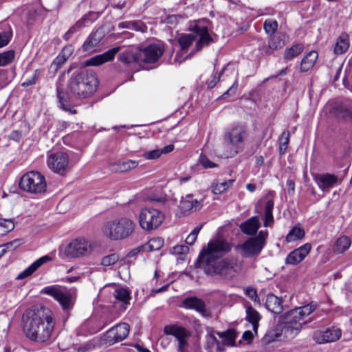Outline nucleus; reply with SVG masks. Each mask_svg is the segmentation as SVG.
Masks as SVG:
<instances>
[{"label":"nucleus","mask_w":352,"mask_h":352,"mask_svg":"<svg viewBox=\"0 0 352 352\" xmlns=\"http://www.w3.org/2000/svg\"><path fill=\"white\" fill-rule=\"evenodd\" d=\"M22 322L23 331L28 338L44 342L52 335L56 317L52 309H25Z\"/></svg>","instance_id":"obj_1"},{"label":"nucleus","mask_w":352,"mask_h":352,"mask_svg":"<svg viewBox=\"0 0 352 352\" xmlns=\"http://www.w3.org/2000/svg\"><path fill=\"white\" fill-rule=\"evenodd\" d=\"M98 81L96 74L86 69L74 72L68 82L72 94L78 98H87L96 91Z\"/></svg>","instance_id":"obj_2"},{"label":"nucleus","mask_w":352,"mask_h":352,"mask_svg":"<svg viewBox=\"0 0 352 352\" xmlns=\"http://www.w3.org/2000/svg\"><path fill=\"white\" fill-rule=\"evenodd\" d=\"M136 228L135 222L127 217H120L105 221L101 232L104 237L111 241H122L129 238Z\"/></svg>","instance_id":"obj_3"},{"label":"nucleus","mask_w":352,"mask_h":352,"mask_svg":"<svg viewBox=\"0 0 352 352\" xmlns=\"http://www.w3.org/2000/svg\"><path fill=\"white\" fill-rule=\"evenodd\" d=\"M192 33L183 34L178 38V43L182 51L187 50L195 41V48L184 58L191 57L195 53L201 51L213 41L208 32V25L204 22L199 21L192 28Z\"/></svg>","instance_id":"obj_4"},{"label":"nucleus","mask_w":352,"mask_h":352,"mask_svg":"<svg viewBox=\"0 0 352 352\" xmlns=\"http://www.w3.org/2000/svg\"><path fill=\"white\" fill-rule=\"evenodd\" d=\"M248 136V130L245 125H236L226 131L223 135L224 143L228 147L225 153L226 157H232L241 152Z\"/></svg>","instance_id":"obj_5"},{"label":"nucleus","mask_w":352,"mask_h":352,"mask_svg":"<svg viewBox=\"0 0 352 352\" xmlns=\"http://www.w3.org/2000/svg\"><path fill=\"white\" fill-rule=\"evenodd\" d=\"M241 270V264L234 257L219 258L204 265V271L210 275L219 274L232 278Z\"/></svg>","instance_id":"obj_6"},{"label":"nucleus","mask_w":352,"mask_h":352,"mask_svg":"<svg viewBox=\"0 0 352 352\" xmlns=\"http://www.w3.org/2000/svg\"><path fill=\"white\" fill-rule=\"evenodd\" d=\"M232 249V245L226 240L214 239L210 241L207 247L201 252L199 260L205 265L214 262L222 256L228 253Z\"/></svg>","instance_id":"obj_7"},{"label":"nucleus","mask_w":352,"mask_h":352,"mask_svg":"<svg viewBox=\"0 0 352 352\" xmlns=\"http://www.w3.org/2000/svg\"><path fill=\"white\" fill-rule=\"evenodd\" d=\"M41 293L53 297L64 308L74 306L77 296L76 289H67L58 285L45 287Z\"/></svg>","instance_id":"obj_8"},{"label":"nucleus","mask_w":352,"mask_h":352,"mask_svg":"<svg viewBox=\"0 0 352 352\" xmlns=\"http://www.w3.org/2000/svg\"><path fill=\"white\" fill-rule=\"evenodd\" d=\"M20 188L30 193H41L45 191L47 184L45 177L37 171L24 174L19 182Z\"/></svg>","instance_id":"obj_9"},{"label":"nucleus","mask_w":352,"mask_h":352,"mask_svg":"<svg viewBox=\"0 0 352 352\" xmlns=\"http://www.w3.org/2000/svg\"><path fill=\"white\" fill-rule=\"evenodd\" d=\"M268 236L267 231L261 230L256 236L251 237L238 247L242 256L245 258L256 257L265 245Z\"/></svg>","instance_id":"obj_10"},{"label":"nucleus","mask_w":352,"mask_h":352,"mask_svg":"<svg viewBox=\"0 0 352 352\" xmlns=\"http://www.w3.org/2000/svg\"><path fill=\"white\" fill-rule=\"evenodd\" d=\"M92 251L91 243L83 237H78L67 244L63 252L67 258H78L90 255Z\"/></svg>","instance_id":"obj_11"},{"label":"nucleus","mask_w":352,"mask_h":352,"mask_svg":"<svg viewBox=\"0 0 352 352\" xmlns=\"http://www.w3.org/2000/svg\"><path fill=\"white\" fill-rule=\"evenodd\" d=\"M307 311H304L303 309H289L280 317V325L283 326L284 329L287 331L289 329H294L297 331L298 326L302 324H305L308 320H304L305 317L309 316L315 309H306Z\"/></svg>","instance_id":"obj_12"},{"label":"nucleus","mask_w":352,"mask_h":352,"mask_svg":"<svg viewBox=\"0 0 352 352\" xmlns=\"http://www.w3.org/2000/svg\"><path fill=\"white\" fill-rule=\"evenodd\" d=\"M164 220V213L155 208H144L139 214L140 226L147 231L156 229Z\"/></svg>","instance_id":"obj_13"},{"label":"nucleus","mask_w":352,"mask_h":352,"mask_svg":"<svg viewBox=\"0 0 352 352\" xmlns=\"http://www.w3.org/2000/svg\"><path fill=\"white\" fill-rule=\"evenodd\" d=\"M47 166L54 173L65 175L70 169L69 156L63 151L48 152Z\"/></svg>","instance_id":"obj_14"},{"label":"nucleus","mask_w":352,"mask_h":352,"mask_svg":"<svg viewBox=\"0 0 352 352\" xmlns=\"http://www.w3.org/2000/svg\"><path fill=\"white\" fill-rule=\"evenodd\" d=\"M166 335L174 336L177 340V350L179 352H188L190 333L185 328L176 324L166 325L164 328Z\"/></svg>","instance_id":"obj_15"},{"label":"nucleus","mask_w":352,"mask_h":352,"mask_svg":"<svg viewBox=\"0 0 352 352\" xmlns=\"http://www.w3.org/2000/svg\"><path fill=\"white\" fill-rule=\"evenodd\" d=\"M342 336V330L335 326L314 331L312 338L317 344H327L338 341Z\"/></svg>","instance_id":"obj_16"},{"label":"nucleus","mask_w":352,"mask_h":352,"mask_svg":"<svg viewBox=\"0 0 352 352\" xmlns=\"http://www.w3.org/2000/svg\"><path fill=\"white\" fill-rule=\"evenodd\" d=\"M139 50L140 62L153 63L157 62L164 52L162 44L153 43Z\"/></svg>","instance_id":"obj_17"},{"label":"nucleus","mask_w":352,"mask_h":352,"mask_svg":"<svg viewBox=\"0 0 352 352\" xmlns=\"http://www.w3.org/2000/svg\"><path fill=\"white\" fill-rule=\"evenodd\" d=\"M130 327L127 323H119L110 329L104 335V341L110 345L124 340L129 335Z\"/></svg>","instance_id":"obj_18"},{"label":"nucleus","mask_w":352,"mask_h":352,"mask_svg":"<svg viewBox=\"0 0 352 352\" xmlns=\"http://www.w3.org/2000/svg\"><path fill=\"white\" fill-rule=\"evenodd\" d=\"M311 249L310 243L304 244L291 252L285 258V263L293 265L300 263L308 255Z\"/></svg>","instance_id":"obj_19"},{"label":"nucleus","mask_w":352,"mask_h":352,"mask_svg":"<svg viewBox=\"0 0 352 352\" xmlns=\"http://www.w3.org/2000/svg\"><path fill=\"white\" fill-rule=\"evenodd\" d=\"M328 107H329V113L338 118H352V107L350 103L333 102Z\"/></svg>","instance_id":"obj_20"},{"label":"nucleus","mask_w":352,"mask_h":352,"mask_svg":"<svg viewBox=\"0 0 352 352\" xmlns=\"http://www.w3.org/2000/svg\"><path fill=\"white\" fill-rule=\"evenodd\" d=\"M121 50V47H115L102 54L95 56L85 61L86 66H97L113 59L115 55Z\"/></svg>","instance_id":"obj_21"},{"label":"nucleus","mask_w":352,"mask_h":352,"mask_svg":"<svg viewBox=\"0 0 352 352\" xmlns=\"http://www.w3.org/2000/svg\"><path fill=\"white\" fill-rule=\"evenodd\" d=\"M314 179L318 187L322 191L329 190L338 183V177L330 173L318 174L314 177Z\"/></svg>","instance_id":"obj_22"},{"label":"nucleus","mask_w":352,"mask_h":352,"mask_svg":"<svg viewBox=\"0 0 352 352\" xmlns=\"http://www.w3.org/2000/svg\"><path fill=\"white\" fill-rule=\"evenodd\" d=\"M104 34L102 29H98L96 31L89 34L82 45V50L84 52H92L95 47L103 38Z\"/></svg>","instance_id":"obj_23"},{"label":"nucleus","mask_w":352,"mask_h":352,"mask_svg":"<svg viewBox=\"0 0 352 352\" xmlns=\"http://www.w3.org/2000/svg\"><path fill=\"white\" fill-rule=\"evenodd\" d=\"M201 206V201L194 199L193 195L189 194L182 198L179 207L181 211L186 214L192 210H198Z\"/></svg>","instance_id":"obj_24"},{"label":"nucleus","mask_w":352,"mask_h":352,"mask_svg":"<svg viewBox=\"0 0 352 352\" xmlns=\"http://www.w3.org/2000/svg\"><path fill=\"white\" fill-rule=\"evenodd\" d=\"M261 223L258 217H252L240 225L241 232L247 235H254L256 234Z\"/></svg>","instance_id":"obj_25"},{"label":"nucleus","mask_w":352,"mask_h":352,"mask_svg":"<svg viewBox=\"0 0 352 352\" xmlns=\"http://www.w3.org/2000/svg\"><path fill=\"white\" fill-rule=\"evenodd\" d=\"M138 165V162L127 160L122 162H112L109 164V168L114 172H126L134 169Z\"/></svg>","instance_id":"obj_26"},{"label":"nucleus","mask_w":352,"mask_h":352,"mask_svg":"<svg viewBox=\"0 0 352 352\" xmlns=\"http://www.w3.org/2000/svg\"><path fill=\"white\" fill-rule=\"evenodd\" d=\"M118 59L125 64L139 63V50L133 47L128 48L119 54Z\"/></svg>","instance_id":"obj_27"},{"label":"nucleus","mask_w":352,"mask_h":352,"mask_svg":"<svg viewBox=\"0 0 352 352\" xmlns=\"http://www.w3.org/2000/svg\"><path fill=\"white\" fill-rule=\"evenodd\" d=\"M164 245V241L161 238H153L146 243L138 247L137 249L131 251L130 254H133L134 251L139 252H153L160 250Z\"/></svg>","instance_id":"obj_28"},{"label":"nucleus","mask_w":352,"mask_h":352,"mask_svg":"<svg viewBox=\"0 0 352 352\" xmlns=\"http://www.w3.org/2000/svg\"><path fill=\"white\" fill-rule=\"evenodd\" d=\"M318 58L316 51H311L307 53L300 63V70L301 72H306L313 68Z\"/></svg>","instance_id":"obj_29"},{"label":"nucleus","mask_w":352,"mask_h":352,"mask_svg":"<svg viewBox=\"0 0 352 352\" xmlns=\"http://www.w3.org/2000/svg\"><path fill=\"white\" fill-rule=\"evenodd\" d=\"M349 47V36L346 33H342L337 38L333 52L337 55H340L345 53Z\"/></svg>","instance_id":"obj_30"},{"label":"nucleus","mask_w":352,"mask_h":352,"mask_svg":"<svg viewBox=\"0 0 352 352\" xmlns=\"http://www.w3.org/2000/svg\"><path fill=\"white\" fill-rule=\"evenodd\" d=\"M113 296L120 303V307H126L131 305V292L127 289L120 287L113 292Z\"/></svg>","instance_id":"obj_31"},{"label":"nucleus","mask_w":352,"mask_h":352,"mask_svg":"<svg viewBox=\"0 0 352 352\" xmlns=\"http://www.w3.org/2000/svg\"><path fill=\"white\" fill-rule=\"evenodd\" d=\"M351 241L350 238L346 235L338 237L333 246V251L336 254H344L351 246Z\"/></svg>","instance_id":"obj_32"},{"label":"nucleus","mask_w":352,"mask_h":352,"mask_svg":"<svg viewBox=\"0 0 352 352\" xmlns=\"http://www.w3.org/2000/svg\"><path fill=\"white\" fill-rule=\"evenodd\" d=\"M174 146L168 144L161 149H154L152 151H145L142 154V157L146 160H157L160 157L162 154H167L173 151Z\"/></svg>","instance_id":"obj_33"},{"label":"nucleus","mask_w":352,"mask_h":352,"mask_svg":"<svg viewBox=\"0 0 352 352\" xmlns=\"http://www.w3.org/2000/svg\"><path fill=\"white\" fill-rule=\"evenodd\" d=\"M261 319V314L256 311V309H246V320L252 325L253 331L256 333L258 322Z\"/></svg>","instance_id":"obj_34"},{"label":"nucleus","mask_w":352,"mask_h":352,"mask_svg":"<svg viewBox=\"0 0 352 352\" xmlns=\"http://www.w3.org/2000/svg\"><path fill=\"white\" fill-rule=\"evenodd\" d=\"M304 50V46L301 43L293 45L291 47L287 49L284 54V58L286 60H291L294 58L299 56Z\"/></svg>","instance_id":"obj_35"},{"label":"nucleus","mask_w":352,"mask_h":352,"mask_svg":"<svg viewBox=\"0 0 352 352\" xmlns=\"http://www.w3.org/2000/svg\"><path fill=\"white\" fill-rule=\"evenodd\" d=\"M273 208L274 200L272 199H267L265 206V227L270 226L274 222V217L272 214Z\"/></svg>","instance_id":"obj_36"},{"label":"nucleus","mask_w":352,"mask_h":352,"mask_svg":"<svg viewBox=\"0 0 352 352\" xmlns=\"http://www.w3.org/2000/svg\"><path fill=\"white\" fill-rule=\"evenodd\" d=\"M305 236V231L300 227H294L286 236L285 240L287 243L300 240Z\"/></svg>","instance_id":"obj_37"},{"label":"nucleus","mask_w":352,"mask_h":352,"mask_svg":"<svg viewBox=\"0 0 352 352\" xmlns=\"http://www.w3.org/2000/svg\"><path fill=\"white\" fill-rule=\"evenodd\" d=\"M234 182V179H229L228 181L214 182L212 184L211 188L214 194H221L227 190Z\"/></svg>","instance_id":"obj_38"},{"label":"nucleus","mask_w":352,"mask_h":352,"mask_svg":"<svg viewBox=\"0 0 352 352\" xmlns=\"http://www.w3.org/2000/svg\"><path fill=\"white\" fill-rule=\"evenodd\" d=\"M183 305L186 308H205L204 302L197 297H189L184 300Z\"/></svg>","instance_id":"obj_39"},{"label":"nucleus","mask_w":352,"mask_h":352,"mask_svg":"<svg viewBox=\"0 0 352 352\" xmlns=\"http://www.w3.org/2000/svg\"><path fill=\"white\" fill-rule=\"evenodd\" d=\"M287 331H288L287 329H284L283 326L282 327L281 329H270L265 334V338H264L265 340L267 342H274V341L276 340L277 339H278L279 338H280L283 332L286 333Z\"/></svg>","instance_id":"obj_40"},{"label":"nucleus","mask_w":352,"mask_h":352,"mask_svg":"<svg viewBox=\"0 0 352 352\" xmlns=\"http://www.w3.org/2000/svg\"><path fill=\"white\" fill-rule=\"evenodd\" d=\"M57 97L61 109L65 111H69L73 114L76 113V111L75 109H71L69 107V104L67 100L66 94L63 91H60L58 87H57Z\"/></svg>","instance_id":"obj_41"},{"label":"nucleus","mask_w":352,"mask_h":352,"mask_svg":"<svg viewBox=\"0 0 352 352\" xmlns=\"http://www.w3.org/2000/svg\"><path fill=\"white\" fill-rule=\"evenodd\" d=\"M220 338H223V342L226 345L233 346L235 344L236 333L234 330L229 329L227 331L219 333Z\"/></svg>","instance_id":"obj_42"},{"label":"nucleus","mask_w":352,"mask_h":352,"mask_svg":"<svg viewBox=\"0 0 352 352\" xmlns=\"http://www.w3.org/2000/svg\"><path fill=\"white\" fill-rule=\"evenodd\" d=\"M15 58L14 50H8L0 53V67L6 66L12 63Z\"/></svg>","instance_id":"obj_43"},{"label":"nucleus","mask_w":352,"mask_h":352,"mask_svg":"<svg viewBox=\"0 0 352 352\" xmlns=\"http://www.w3.org/2000/svg\"><path fill=\"white\" fill-rule=\"evenodd\" d=\"M206 348L210 351H212L214 346L217 348V351H223L224 349L221 348L219 341L213 335H208L206 336Z\"/></svg>","instance_id":"obj_44"},{"label":"nucleus","mask_w":352,"mask_h":352,"mask_svg":"<svg viewBox=\"0 0 352 352\" xmlns=\"http://www.w3.org/2000/svg\"><path fill=\"white\" fill-rule=\"evenodd\" d=\"M263 28L267 34L273 35L278 29V23L275 19H267L263 23Z\"/></svg>","instance_id":"obj_45"},{"label":"nucleus","mask_w":352,"mask_h":352,"mask_svg":"<svg viewBox=\"0 0 352 352\" xmlns=\"http://www.w3.org/2000/svg\"><path fill=\"white\" fill-rule=\"evenodd\" d=\"M99 344V340L94 338L80 346L78 349V352H90L96 349Z\"/></svg>","instance_id":"obj_46"},{"label":"nucleus","mask_w":352,"mask_h":352,"mask_svg":"<svg viewBox=\"0 0 352 352\" xmlns=\"http://www.w3.org/2000/svg\"><path fill=\"white\" fill-rule=\"evenodd\" d=\"M12 36V31L10 26L0 32V48L7 45Z\"/></svg>","instance_id":"obj_47"},{"label":"nucleus","mask_w":352,"mask_h":352,"mask_svg":"<svg viewBox=\"0 0 352 352\" xmlns=\"http://www.w3.org/2000/svg\"><path fill=\"white\" fill-rule=\"evenodd\" d=\"M289 141V133L288 131H283L279 138V153L285 154Z\"/></svg>","instance_id":"obj_48"},{"label":"nucleus","mask_w":352,"mask_h":352,"mask_svg":"<svg viewBox=\"0 0 352 352\" xmlns=\"http://www.w3.org/2000/svg\"><path fill=\"white\" fill-rule=\"evenodd\" d=\"M281 306L280 300L274 294H269L267 296L265 307L266 308H270V307H274V308Z\"/></svg>","instance_id":"obj_49"},{"label":"nucleus","mask_w":352,"mask_h":352,"mask_svg":"<svg viewBox=\"0 0 352 352\" xmlns=\"http://www.w3.org/2000/svg\"><path fill=\"white\" fill-rule=\"evenodd\" d=\"M203 225L199 224L193 230L188 234V236L186 239V243L188 245H192L195 242L197 235L199 233L200 230L202 228Z\"/></svg>","instance_id":"obj_50"},{"label":"nucleus","mask_w":352,"mask_h":352,"mask_svg":"<svg viewBox=\"0 0 352 352\" xmlns=\"http://www.w3.org/2000/svg\"><path fill=\"white\" fill-rule=\"evenodd\" d=\"M20 245V240L15 239L12 241L8 242L1 246H0V257L4 254L7 250H13Z\"/></svg>","instance_id":"obj_51"},{"label":"nucleus","mask_w":352,"mask_h":352,"mask_svg":"<svg viewBox=\"0 0 352 352\" xmlns=\"http://www.w3.org/2000/svg\"><path fill=\"white\" fill-rule=\"evenodd\" d=\"M119 259V256L116 254H112L102 258L101 264L104 266H110L115 264Z\"/></svg>","instance_id":"obj_52"},{"label":"nucleus","mask_w":352,"mask_h":352,"mask_svg":"<svg viewBox=\"0 0 352 352\" xmlns=\"http://www.w3.org/2000/svg\"><path fill=\"white\" fill-rule=\"evenodd\" d=\"M131 30L145 32L147 30V26L141 21H131Z\"/></svg>","instance_id":"obj_53"},{"label":"nucleus","mask_w":352,"mask_h":352,"mask_svg":"<svg viewBox=\"0 0 352 352\" xmlns=\"http://www.w3.org/2000/svg\"><path fill=\"white\" fill-rule=\"evenodd\" d=\"M199 163L205 168H212L216 167L217 165L210 161L206 155L201 154L199 159Z\"/></svg>","instance_id":"obj_54"},{"label":"nucleus","mask_w":352,"mask_h":352,"mask_svg":"<svg viewBox=\"0 0 352 352\" xmlns=\"http://www.w3.org/2000/svg\"><path fill=\"white\" fill-rule=\"evenodd\" d=\"M38 268L33 263L30 266L26 268L25 270L21 272L16 277V279L21 280L25 277L32 275Z\"/></svg>","instance_id":"obj_55"},{"label":"nucleus","mask_w":352,"mask_h":352,"mask_svg":"<svg viewBox=\"0 0 352 352\" xmlns=\"http://www.w3.org/2000/svg\"><path fill=\"white\" fill-rule=\"evenodd\" d=\"M94 13H89V14L84 15L80 19H79L76 23L75 26L80 30L82 27L85 26L87 23H91L94 19H90L89 16L93 15Z\"/></svg>","instance_id":"obj_56"},{"label":"nucleus","mask_w":352,"mask_h":352,"mask_svg":"<svg viewBox=\"0 0 352 352\" xmlns=\"http://www.w3.org/2000/svg\"><path fill=\"white\" fill-rule=\"evenodd\" d=\"M213 298H219L217 301L219 302V305L231 306V305L228 303V302L232 298L231 296H226L223 293H218L213 296Z\"/></svg>","instance_id":"obj_57"},{"label":"nucleus","mask_w":352,"mask_h":352,"mask_svg":"<svg viewBox=\"0 0 352 352\" xmlns=\"http://www.w3.org/2000/svg\"><path fill=\"white\" fill-rule=\"evenodd\" d=\"M268 42L270 44V47L271 49H274V50L280 49L283 47V46L284 45L283 41H282L279 38L276 36L270 38Z\"/></svg>","instance_id":"obj_58"},{"label":"nucleus","mask_w":352,"mask_h":352,"mask_svg":"<svg viewBox=\"0 0 352 352\" xmlns=\"http://www.w3.org/2000/svg\"><path fill=\"white\" fill-rule=\"evenodd\" d=\"M227 69V67H224L222 70L221 71V72L218 74H214V76H212L211 77V79L208 80V87L209 88H213L216 86V85L217 84V82L219 81V79H220V77H221V75L223 74V72Z\"/></svg>","instance_id":"obj_59"},{"label":"nucleus","mask_w":352,"mask_h":352,"mask_svg":"<svg viewBox=\"0 0 352 352\" xmlns=\"http://www.w3.org/2000/svg\"><path fill=\"white\" fill-rule=\"evenodd\" d=\"M0 226L5 228L6 232H9L14 228V222L9 219H0Z\"/></svg>","instance_id":"obj_60"},{"label":"nucleus","mask_w":352,"mask_h":352,"mask_svg":"<svg viewBox=\"0 0 352 352\" xmlns=\"http://www.w3.org/2000/svg\"><path fill=\"white\" fill-rule=\"evenodd\" d=\"M39 74H40V72L38 69L35 70L33 75L30 78L26 79L22 83V86L23 87H28L30 85H32L35 84L37 80Z\"/></svg>","instance_id":"obj_61"},{"label":"nucleus","mask_w":352,"mask_h":352,"mask_svg":"<svg viewBox=\"0 0 352 352\" xmlns=\"http://www.w3.org/2000/svg\"><path fill=\"white\" fill-rule=\"evenodd\" d=\"M189 250V248L186 245H176L173 248V253L175 254H185Z\"/></svg>","instance_id":"obj_62"},{"label":"nucleus","mask_w":352,"mask_h":352,"mask_svg":"<svg viewBox=\"0 0 352 352\" xmlns=\"http://www.w3.org/2000/svg\"><path fill=\"white\" fill-rule=\"evenodd\" d=\"M67 60L59 54L53 61L52 65L55 66V69H58Z\"/></svg>","instance_id":"obj_63"},{"label":"nucleus","mask_w":352,"mask_h":352,"mask_svg":"<svg viewBox=\"0 0 352 352\" xmlns=\"http://www.w3.org/2000/svg\"><path fill=\"white\" fill-rule=\"evenodd\" d=\"M73 53V49H72V46H67V47H65L61 52L60 53V54H61V56L63 57V58H65L66 60H67L70 56Z\"/></svg>","instance_id":"obj_64"}]
</instances>
